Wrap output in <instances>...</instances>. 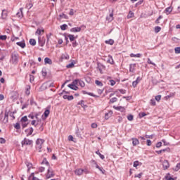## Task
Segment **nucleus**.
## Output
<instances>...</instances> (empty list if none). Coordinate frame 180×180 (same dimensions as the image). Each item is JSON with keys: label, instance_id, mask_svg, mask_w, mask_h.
Segmentation results:
<instances>
[{"label": "nucleus", "instance_id": "38", "mask_svg": "<svg viewBox=\"0 0 180 180\" xmlns=\"http://www.w3.org/2000/svg\"><path fill=\"white\" fill-rule=\"evenodd\" d=\"M30 44H31V46H36V40L34 39H30Z\"/></svg>", "mask_w": 180, "mask_h": 180}, {"label": "nucleus", "instance_id": "9", "mask_svg": "<svg viewBox=\"0 0 180 180\" xmlns=\"http://www.w3.org/2000/svg\"><path fill=\"white\" fill-rule=\"evenodd\" d=\"M162 166L164 169H168V168H169V162L168 160H165L162 162Z\"/></svg>", "mask_w": 180, "mask_h": 180}, {"label": "nucleus", "instance_id": "43", "mask_svg": "<svg viewBox=\"0 0 180 180\" xmlns=\"http://www.w3.org/2000/svg\"><path fill=\"white\" fill-rule=\"evenodd\" d=\"M180 169V163H177V165H176V167L174 168V170L176 172H178V170Z\"/></svg>", "mask_w": 180, "mask_h": 180}, {"label": "nucleus", "instance_id": "5", "mask_svg": "<svg viewBox=\"0 0 180 180\" xmlns=\"http://www.w3.org/2000/svg\"><path fill=\"white\" fill-rule=\"evenodd\" d=\"M53 176H54V172H53V169H51V167H49L46 174V178L50 179L53 178Z\"/></svg>", "mask_w": 180, "mask_h": 180}, {"label": "nucleus", "instance_id": "22", "mask_svg": "<svg viewBox=\"0 0 180 180\" xmlns=\"http://www.w3.org/2000/svg\"><path fill=\"white\" fill-rule=\"evenodd\" d=\"M63 98V99H68V101H72L74 99V96L64 95Z\"/></svg>", "mask_w": 180, "mask_h": 180}, {"label": "nucleus", "instance_id": "4", "mask_svg": "<svg viewBox=\"0 0 180 180\" xmlns=\"http://www.w3.org/2000/svg\"><path fill=\"white\" fill-rule=\"evenodd\" d=\"M22 146H32L33 144V141L28 139L27 138H25L22 141H21Z\"/></svg>", "mask_w": 180, "mask_h": 180}, {"label": "nucleus", "instance_id": "50", "mask_svg": "<svg viewBox=\"0 0 180 180\" xmlns=\"http://www.w3.org/2000/svg\"><path fill=\"white\" fill-rule=\"evenodd\" d=\"M155 101H157V102H160V101H161V95H158L155 97Z\"/></svg>", "mask_w": 180, "mask_h": 180}, {"label": "nucleus", "instance_id": "28", "mask_svg": "<svg viewBox=\"0 0 180 180\" xmlns=\"http://www.w3.org/2000/svg\"><path fill=\"white\" fill-rule=\"evenodd\" d=\"M106 44H110V46H113L115 44V41L113 39H109L105 41Z\"/></svg>", "mask_w": 180, "mask_h": 180}, {"label": "nucleus", "instance_id": "20", "mask_svg": "<svg viewBox=\"0 0 180 180\" xmlns=\"http://www.w3.org/2000/svg\"><path fill=\"white\" fill-rule=\"evenodd\" d=\"M68 88H70V89H73V91H77L78 86H75L72 83L71 84L68 85Z\"/></svg>", "mask_w": 180, "mask_h": 180}, {"label": "nucleus", "instance_id": "26", "mask_svg": "<svg viewBox=\"0 0 180 180\" xmlns=\"http://www.w3.org/2000/svg\"><path fill=\"white\" fill-rule=\"evenodd\" d=\"M61 19H68V15L64 14V13H61L59 15V20H61Z\"/></svg>", "mask_w": 180, "mask_h": 180}, {"label": "nucleus", "instance_id": "47", "mask_svg": "<svg viewBox=\"0 0 180 180\" xmlns=\"http://www.w3.org/2000/svg\"><path fill=\"white\" fill-rule=\"evenodd\" d=\"M84 95H89L90 96H95L93 93H88L86 91H82Z\"/></svg>", "mask_w": 180, "mask_h": 180}, {"label": "nucleus", "instance_id": "55", "mask_svg": "<svg viewBox=\"0 0 180 180\" xmlns=\"http://www.w3.org/2000/svg\"><path fill=\"white\" fill-rule=\"evenodd\" d=\"M72 47H77V46H78V42H77V41L75 39V41L72 42Z\"/></svg>", "mask_w": 180, "mask_h": 180}, {"label": "nucleus", "instance_id": "10", "mask_svg": "<svg viewBox=\"0 0 180 180\" xmlns=\"http://www.w3.org/2000/svg\"><path fill=\"white\" fill-rule=\"evenodd\" d=\"M25 133L27 137H29V136H32V134H33V128H28L27 129L25 130Z\"/></svg>", "mask_w": 180, "mask_h": 180}, {"label": "nucleus", "instance_id": "40", "mask_svg": "<svg viewBox=\"0 0 180 180\" xmlns=\"http://www.w3.org/2000/svg\"><path fill=\"white\" fill-rule=\"evenodd\" d=\"M159 32H161V27L157 26L155 27V33H159Z\"/></svg>", "mask_w": 180, "mask_h": 180}, {"label": "nucleus", "instance_id": "56", "mask_svg": "<svg viewBox=\"0 0 180 180\" xmlns=\"http://www.w3.org/2000/svg\"><path fill=\"white\" fill-rule=\"evenodd\" d=\"M6 143V140L4 138H0V144H5Z\"/></svg>", "mask_w": 180, "mask_h": 180}, {"label": "nucleus", "instance_id": "23", "mask_svg": "<svg viewBox=\"0 0 180 180\" xmlns=\"http://www.w3.org/2000/svg\"><path fill=\"white\" fill-rule=\"evenodd\" d=\"M61 60H70V56L68 55V53L62 54Z\"/></svg>", "mask_w": 180, "mask_h": 180}, {"label": "nucleus", "instance_id": "59", "mask_svg": "<svg viewBox=\"0 0 180 180\" xmlns=\"http://www.w3.org/2000/svg\"><path fill=\"white\" fill-rule=\"evenodd\" d=\"M133 16H134V13L131 11V12H129L127 18H128V19H130V18H133Z\"/></svg>", "mask_w": 180, "mask_h": 180}, {"label": "nucleus", "instance_id": "24", "mask_svg": "<svg viewBox=\"0 0 180 180\" xmlns=\"http://www.w3.org/2000/svg\"><path fill=\"white\" fill-rule=\"evenodd\" d=\"M44 63L45 64H49V65H51V64H53V61L49 58H45Z\"/></svg>", "mask_w": 180, "mask_h": 180}, {"label": "nucleus", "instance_id": "62", "mask_svg": "<svg viewBox=\"0 0 180 180\" xmlns=\"http://www.w3.org/2000/svg\"><path fill=\"white\" fill-rule=\"evenodd\" d=\"M138 84L139 83L136 80L132 82V86L134 88H136V86H137Z\"/></svg>", "mask_w": 180, "mask_h": 180}, {"label": "nucleus", "instance_id": "11", "mask_svg": "<svg viewBox=\"0 0 180 180\" xmlns=\"http://www.w3.org/2000/svg\"><path fill=\"white\" fill-rule=\"evenodd\" d=\"M49 115H50V107H47L46 108V110L44 112V116L45 119H47V117H49Z\"/></svg>", "mask_w": 180, "mask_h": 180}, {"label": "nucleus", "instance_id": "25", "mask_svg": "<svg viewBox=\"0 0 180 180\" xmlns=\"http://www.w3.org/2000/svg\"><path fill=\"white\" fill-rule=\"evenodd\" d=\"M41 33H44V29H43V28H38L35 32V34H38L39 36H40V34H41Z\"/></svg>", "mask_w": 180, "mask_h": 180}, {"label": "nucleus", "instance_id": "33", "mask_svg": "<svg viewBox=\"0 0 180 180\" xmlns=\"http://www.w3.org/2000/svg\"><path fill=\"white\" fill-rule=\"evenodd\" d=\"M95 84L96 85H97L98 86H103V83H102V82L99 81V80H96L95 81Z\"/></svg>", "mask_w": 180, "mask_h": 180}, {"label": "nucleus", "instance_id": "61", "mask_svg": "<svg viewBox=\"0 0 180 180\" xmlns=\"http://www.w3.org/2000/svg\"><path fill=\"white\" fill-rule=\"evenodd\" d=\"M6 35H0V40H6Z\"/></svg>", "mask_w": 180, "mask_h": 180}, {"label": "nucleus", "instance_id": "19", "mask_svg": "<svg viewBox=\"0 0 180 180\" xmlns=\"http://www.w3.org/2000/svg\"><path fill=\"white\" fill-rule=\"evenodd\" d=\"M107 63H108L109 64H115L112 56L110 55L108 56Z\"/></svg>", "mask_w": 180, "mask_h": 180}, {"label": "nucleus", "instance_id": "51", "mask_svg": "<svg viewBox=\"0 0 180 180\" xmlns=\"http://www.w3.org/2000/svg\"><path fill=\"white\" fill-rule=\"evenodd\" d=\"M41 74L43 77H46V75H47V71L46 70V69H42Z\"/></svg>", "mask_w": 180, "mask_h": 180}, {"label": "nucleus", "instance_id": "3", "mask_svg": "<svg viewBox=\"0 0 180 180\" xmlns=\"http://www.w3.org/2000/svg\"><path fill=\"white\" fill-rule=\"evenodd\" d=\"M75 174L78 176H81V175H83L84 174H89V171H88L86 169H77L75 171Z\"/></svg>", "mask_w": 180, "mask_h": 180}, {"label": "nucleus", "instance_id": "18", "mask_svg": "<svg viewBox=\"0 0 180 180\" xmlns=\"http://www.w3.org/2000/svg\"><path fill=\"white\" fill-rule=\"evenodd\" d=\"M172 12V7L169 6L165 8V13L169 15Z\"/></svg>", "mask_w": 180, "mask_h": 180}, {"label": "nucleus", "instance_id": "64", "mask_svg": "<svg viewBox=\"0 0 180 180\" xmlns=\"http://www.w3.org/2000/svg\"><path fill=\"white\" fill-rule=\"evenodd\" d=\"M39 171L40 172H44L45 168L44 167H39Z\"/></svg>", "mask_w": 180, "mask_h": 180}, {"label": "nucleus", "instance_id": "48", "mask_svg": "<svg viewBox=\"0 0 180 180\" xmlns=\"http://www.w3.org/2000/svg\"><path fill=\"white\" fill-rule=\"evenodd\" d=\"M1 16H2L3 19H5V18H6V16H7V15H6V11L3 10Z\"/></svg>", "mask_w": 180, "mask_h": 180}, {"label": "nucleus", "instance_id": "17", "mask_svg": "<svg viewBox=\"0 0 180 180\" xmlns=\"http://www.w3.org/2000/svg\"><path fill=\"white\" fill-rule=\"evenodd\" d=\"M169 151H170L169 148H167L165 149H162L160 150H156V153L157 154H161V153H165V152L169 153Z\"/></svg>", "mask_w": 180, "mask_h": 180}, {"label": "nucleus", "instance_id": "27", "mask_svg": "<svg viewBox=\"0 0 180 180\" xmlns=\"http://www.w3.org/2000/svg\"><path fill=\"white\" fill-rule=\"evenodd\" d=\"M112 20H113V11H112L109 15V16L107 17V20H108L109 22H112Z\"/></svg>", "mask_w": 180, "mask_h": 180}, {"label": "nucleus", "instance_id": "6", "mask_svg": "<svg viewBox=\"0 0 180 180\" xmlns=\"http://www.w3.org/2000/svg\"><path fill=\"white\" fill-rule=\"evenodd\" d=\"M46 44V38L44 37H39V45L41 47H43Z\"/></svg>", "mask_w": 180, "mask_h": 180}, {"label": "nucleus", "instance_id": "45", "mask_svg": "<svg viewBox=\"0 0 180 180\" xmlns=\"http://www.w3.org/2000/svg\"><path fill=\"white\" fill-rule=\"evenodd\" d=\"M110 103H115V102H117V98H116V97L112 98L110 100Z\"/></svg>", "mask_w": 180, "mask_h": 180}, {"label": "nucleus", "instance_id": "12", "mask_svg": "<svg viewBox=\"0 0 180 180\" xmlns=\"http://www.w3.org/2000/svg\"><path fill=\"white\" fill-rule=\"evenodd\" d=\"M131 140L134 147H135V146H139L140 144V141L136 138H132Z\"/></svg>", "mask_w": 180, "mask_h": 180}, {"label": "nucleus", "instance_id": "13", "mask_svg": "<svg viewBox=\"0 0 180 180\" xmlns=\"http://www.w3.org/2000/svg\"><path fill=\"white\" fill-rule=\"evenodd\" d=\"M16 44L21 47V49H25L26 47V43H25V41L17 42Z\"/></svg>", "mask_w": 180, "mask_h": 180}, {"label": "nucleus", "instance_id": "60", "mask_svg": "<svg viewBox=\"0 0 180 180\" xmlns=\"http://www.w3.org/2000/svg\"><path fill=\"white\" fill-rule=\"evenodd\" d=\"M40 113H37L34 115L35 119H37V122H40V119L39 118Z\"/></svg>", "mask_w": 180, "mask_h": 180}, {"label": "nucleus", "instance_id": "21", "mask_svg": "<svg viewBox=\"0 0 180 180\" xmlns=\"http://www.w3.org/2000/svg\"><path fill=\"white\" fill-rule=\"evenodd\" d=\"M68 37L69 38L70 41L72 42L75 41V39H77V37H75L73 34H68Z\"/></svg>", "mask_w": 180, "mask_h": 180}, {"label": "nucleus", "instance_id": "46", "mask_svg": "<svg viewBox=\"0 0 180 180\" xmlns=\"http://www.w3.org/2000/svg\"><path fill=\"white\" fill-rule=\"evenodd\" d=\"M139 116L140 119H141L142 117H144V116H147V114L146 112H140L139 114Z\"/></svg>", "mask_w": 180, "mask_h": 180}, {"label": "nucleus", "instance_id": "42", "mask_svg": "<svg viewBox=\"0 0 180 180\" xmlns=\"http://www.w3.org/2000/svg\"><path fill=\"white\" fill-rule=\"evenodd\" d=\"M79 85L82 87L84 88L85 86V82L82 80H79Z\"/></svg>", "mask_w": 180, "mask_h": 180}, {"label": "nucleus", "instance_id": "49", "mask_svg": "<svg viewBox=\"0 0 180 180\" xmlns=\"http://www.w3.org/2000/svg\"><path fill=\"white\" fill-rule=\"evenodd\" d=\"M133 119H134L133 115H129L127 116V120H129V122H131L133 120Z\"/></svg>", "mask_w": 180, "mask_h": 180}, {"label": "nucleus", "instance_id": "35", "mask_svg": "<svg viewBox=\"0 0 180 180\" xmlns=\"http://www.w3.org/2000/svg\"><path fill=\"white\" fill-rule=\"evenodd\" d=\"M175 96V93H170L169 95L166 96V99H169V98H174Z\"/></svg>", "mask_w": 180, "mask_h": 180}, {"label": "nucleus", "instance_id": "15", "mask_svg": "<svg viewBox=\"0 0 180 180\" xmlns=\"http://www.w3.org/2000/svg\"><path fill=\"white\" fill-rule=\"evenodd\" d=\"M112 115H113V112L112 111H109L108 112L105 113V120H108L109 118L112 117Z\"/></svg>", "mask_w": 180, "mask_h": 180}, {"label": "nucleus", "instance_id": "52", "mask_svg": "<svg viewBox=\"0 0 180 180\" xmlns=\"http://www.w3.org/2000/svg\"><path fill=\"white\" fill-rule=\"evenodd\" d=\"M176 54H180V47H176L174 49Z\"/></svg>", "mask_w": 180, "mask_h": 180}, {"label": "nucleus", "instance_id": "16", "mask_svg": "<svg viewBox=\"0 0 180 180\" xmlns=\"http://www.w3.org/2000/svg\"><path fill=\"white\" fill-rule=\"evenodd\" d=\"M136 70V64L129 65V72H134Z\"/></svg>", "mask_w": 180, "mask_h": 180}, {"label": "nucleus", "instance_id": "14", "mask_svg": "<svg viewBox=\"0 0 180 180\" xmlns=\"http://www.w3.org/2000/svg\"><path fill=\"white\" fill-rule=\"evenodd\" d=\"M114 109H115V110H119L120 112H125L126 108H124V107H122V106H114L113 107Z\"/></svg>", "mask_w": 180, "mask_h": 180}, {"label": "nucleus", "instance_id": "30", "mask_svg": "<svg viewBox=\"0 0 180 180\" xmlns=\"http://www.w3.org/2000/svg\"><path fill=\"white\" fill-rule=\"evenodd\" d=\"M130 57H131V58L136 57L137 58H140L141 57V53H137V54L131 53Z\"/></svg>", "mask_w": 180, "mask_h": 180}, {"label": "nucleus", "instance_id": "2", "mask_svg": "<svg viewBox=\"0 0 180 180\" xmlns=\"http://www.w3.org/2000/svg\"><path fill=\"white\" fill-rule=\"evenodd\" d=\"M44 143V140L41 139H37L36 141V149L39 151V153H41V148L43 143Z\"/></svg>", "mask_w": 180, "mask_h": 180}, {"label": "nucleus", "instance_id": "41", "mask_svg": "<svg viewBox=\"0 0 180 180\" xmlns=\"http://www.w3.org/2000/svg\"><path fill=\"white\" fill-rule=\"evenodd\" d=\"M67 27H68V25H67L66 24L60 25L61 30H67Z\"/></svg>", "mask_w": 180, "mask_h": 180}, {"label": "nucleus", "instance_id": "44", "mask_svg": "<svg viewBox=\"0 0 180 180\" xmlns=\"http://www.w3.org/2000/svg\"><path fill=\"white\" fill-rule=\"evenodd\" d=\"M32 7H33V4L32 3H29L26 4L27 9H32Z\"/></svg>", "mask_w": 180, "mask_h": 180}, {"label": "nucleus", "instance_id": "34", "mask_svg": "<svg viewBox=\"0 0 180 180\" xmlns=\"http://www.w3.org/2000/svg\"><path fill=\"white\" fill-rule=\"evenodd\" d=\"M41 164H44L45 165H47V167H50V163L49 162V161H47V159L44 158Z\"/></svg>", "mask_w": 180, "mask_h": 180}, {"label": "nucleus", "instance_id": "7", "mask_svg": "<svg viewBox=\"0 0 180 180\" xmlns=\"http://www.w3.org/2000/svg\"><path fill=\"white\" fill-rule=\"evenodd\" d=\"M82 29V28L81 27H73V28L70 29V32L72 33H78V32H81Z\"/></svg>", "mask_w": 180, "mask_h": 180}, {"label": "nucleus", "instance_id": "32", "mask_svg": "<svg viewBox=\"0 0 180 180\" xmlns=\"http://www.w3.org/2000/svg\"><path fill=\"white\" fill-rule=\"evenodd\" d=\"M139 165H141V162H139V160L134 162V168H137V167H139Z\"/></svg>", "mask_w": 180, "mask_h": 180}, {"label": "nucleus", "instance_id": "54", "mask_svg": "<svg viewBox=\"0 0 180 180\" xmlns=\"http://www.w3.org/2000/svg\"><path fill=\"white\" fill-rule=\"evenodd\" d=\"M15 129H16L17 130H19V129H20V124H19L18 122H17L15 126H14Z\"/></svg>", "mask_w": 180, "mask_h": 180}, {"label": "nucleus", "instance_id": "53", "mask_svg": "<svg viewBox=\"0 0 180 180\" xmlns=\"http://www.w3.org/2000/svg\"><path fill=\"white\" fill-rule=\"evenodd\" d=\"M74 64L75 63L73 62H72L71 63H69L68 65H67L66 67L68 68H72L74 67Z\"/></svg>", "mask_w": 180, "mask_h": 180}, {"label": "nucleus", "instance_id": "37", "mask_svg": "<svg viewBox=\"0 0 180 180\" xmlns=\"http://www.w3.org/2000/svg\"><path fill=\"white\" fill-rule=\"evenodd\" d=\"M27 117L24 116L21 118V123H26L27 122Z\"/></svg>", "mask_w": 180, "mask_h": 180}, {"label": "nucleus", "instance_id": "8", "mask_svg": "<svg viewBox=\"0 0 180 180\" xmlns=\"http://www.w3.org/2000/svg\"><path fill=\"white\" fill-rule=\"evenodd\" d=\"M8 117H9V113L8 112H6L2 122L6 124V123H8Z\"/></svg>", "mask_w": 180, "mask_h": 180}, {"label": "nucleus", "instance_id": "39", "mask_svg": "<svg viewBox=\"0 0 180 180\" xmlns=\"http://www.w3.org/2000/svg\"><path fill=\"white\" fill-rule=\"evenodd\" d=\"M25 94L29 96L30 95V86H27L25 90Z\"/></svg>", "mask_w": 180, "mask_h": 180}, {"label": "nucleus", "instance_id": "29", "mask_svg": "<svg viewBox=\"0 0 180 180\" xmlns=\"http://www.w3.org/2000/svg\"><path fill=\"white\" fill-rule=\"evenodd\" d=\"M26 165H27V171L29 172V171H30V169L31 168H33V165L32 164V163H30V162H26Z\"/></svg>", "mask_w": 180, "mask_h": 180}, {"label": "nucleus", "instance_id": "57", "mask_svg": "<svg viewBox=\"0 0 180 180\" xmlns=\"http://www.w3.org/2000/svg\"><path fill=\"white\" fill-rule=\"evenodd\" d=\"M75 134L77 137H81V132L79 131V129H77Z\"/></svg>", "mask_w": 180, "mask_h": 180}, {"label": "nucleus", "instance_id": "1", "mask_svg": "<svg viewBox=\"0 0 180 180\" xmlns=\"http://www.w3.org/2000/svg\"><path fill=\"white\" fill-rule=\"evenodd\" d=\"M11 63L16 65L19 63V53L18 52H13L11 53Z\"/></svg>", "mask_w": 180, "mask_h": 180}, {"label": "nucleus", "instance_id": "31", "mask_svg": "<svg viewBox=\"0 0 180 180\" xmlns=\"http://www.w3.org/2000/svg\"><path fill=\"white\" fill-rule=\"evenodd\" d=\"M96 154H97V155H99L100 158H101V160H105V155H102L101 153V152H99V150H97L96 152Z\"/></svg>", "mask_w": 180, "mask_h": 180}, {"label": "nucleus", "instance_id": "36", "mask_svg": "<svg viewBox=\"0 0 180 180\" xmlns=\"http://www.w3.org/2000/svg\"><path fill=\"white\" fill-rule=\"evenodd\" d=\"M29 180H38V179L34 176V173H32L29 177Z\"/></svg>", "mask_w": 180, "mask_h": 180}, {"label": "nucleus", "instance_id": "58", "mask_svg": "<svg viewBox=\"0 0 180 180\" xmlns=\"http://www.w3.org/2000/svg\"><path fill=\"white\" fill-rule=\"evenodd\" d=\"M72 84H75V86H77V84H79V79H75V80L72 82Z\"/></svg>", "mask_w": 180, "mask_h": 180}, {"label": "nucleus", "instance_id": "63", "mask_svg": "<svg viewBox=\"0 0 180 180\" xmlns=\"http://www.w3.org/2000/svg\"><path fill=\"white\" fill-rule=\"evenodd\" d=\"M5 59V55H4V53H0V61H1L2 60Z\"/></svg>", "mask_w": 180, "mask_h": 180}]
</instances>
